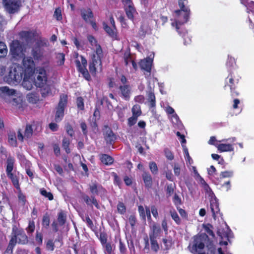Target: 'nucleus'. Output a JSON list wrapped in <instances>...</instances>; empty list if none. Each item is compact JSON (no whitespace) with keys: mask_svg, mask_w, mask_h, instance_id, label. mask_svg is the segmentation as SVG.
<instances>
[{"mask_svg":"<svg viewBox=\"0 0 254 254\" xmlns=\"http://www.w3.org/2000/svg\"><path fill=\"white\" fill-rule=\"evenodd\" d=\"M240 78L241 77L237 71L234 70L233 71H229L228 76L225 80L224 88H225L227 86L229 87L231 96L232 98L236 97L240 95V93L237 89Z\"/></svg>","mask_w":254,"mask_h":254,"instance_id":"nucleus-1","label":"nucleus"},{"mask_svg":"<svg viewBox=\"0 0 254 254\" xmlns=\"http://www.w3.org/2000/svg\"><path fill=\"white\" fill-rule=\"evenodd\" d=\"M207 235H196L193 237V241L188 246L189 251L193 254H200L202 253V251L205 247L206 239H208Z\"/></svg>","mask_w":254,"mask_h":254,"instance_id":"nucleus-2","label":"nucleus"},{"mask_svg":"<svg viewBox=\"0 0 254 254\" xmlns=\"http://www.w3.org/2000/svg\"><path fill=\"white\" fill-rule=\"evenodd\" d=\"M23 75V70L22 67L16 65L9 68L8 75L4 77L5 81L9 84H16L21 81Z\"/></svg>","mask_w":254,"mask_h":254,"instance_id":"nucleus-3","label":"nucleus"},{"mask_svg":"<svg viewBox=\"0 0 254 254\" xmlns=\"http://www.w3.org/2000/svg\"><path fill=\"white\" fill-rule=\"evenodd\" d=\"M187 3V0H179L178 4L181 9L175 11V14L178 15V19L176 23L177 29H178V23L184 24L188 21L190 10L188 7H185V5Z\"/></svg>","mask_w":254,"mask_h":254,"instance_id":"nucleus-4","label":"nucleus"},{"mask_svg":"<svg viewBox=\"0 0 254 254\" xmlns=\"http://www.w3.org/2000/svg\"><path fill=\"white\" fill-rule=\"evenodd\" d=\"M14 159L9 157L6 160V173L7 177L10 180L13 186L16 190H20L19 177L12 171L14 168Z\"/></svg>","mask_w":254,"mask_h":254,"instance_id":"nucleus-5","label":"nucleus"},{"mask_svg":"<svg viewBox=\"0 0 254 254\" xmlns=\"http://www.w3.org/2000/svg\"><path fill=\"white\" fill-rule=\"evenodd\" d=\"M68 101L67 95L64 94L60 95V100L55 108L56 113L55 121L56 123L60 122L64 116V110L67 106Z\"/></svg>","mask_w":254,"mask_h":254,"instance_id":"nucleus-6","label":"nucleus"},{"mask_svg":"<svg viewBox=\"0 0 254 254\" xmlns=\"http://www.w3.org/2000/svg\"><path fill=\"white\" fill-rule=\"evenodd\" d=\"M75 63L77 71L81 73L83 77L87 81L91 80V76L86 68L87 65V60L82 56H78L76 54V60Z\"/></svg>","mask_w":254,"mask_h":254,"instance_id":"nucleus-7","label":"nucleus"},{"mask_svg":"<svg viewBox=\"0 0 254 254\" xmlns=\"http://www.w3.org/2000/svg\"><path fill=\"white\" fill-rule=\"evenodd\" d=\"M10 240H13L15 245L17 243L20 245H26L28 243V236L22 229H18L16 226H13L12 230V236Z\"/></svg>","mask_w":254,"mask_h":254,"instance_id":"nucleus-8","label":"nucleus"},{"mask_svg":"<svg viewBox=\"0 0 254 254\" xmlns=\"http://www.w3.org/2000/svg\"><path fill=\"white\" fill-rule=\"evenodd\" d=\"M34 83L37 87L42 88L46 85L47 76L46 70L43 68L37 69L35 73Z\"/></svg>","mask_w":254,"mask_h":254,"instance_id":"nucleus-9","label":"nucleus"},{"mask_svg":"<svg viewBox=\"0 0 254 254\" xmlns=\"http://www.w3.org/2000/svg\"><path fill=\"white\" fill-rule=\"evenodd\" d=\"M22 69L23 75L32 76L35 71V64L31 57H24L22 60Z\"/></svg>","mask_w":254,"mask_h":254,"instance_id":"nucleus-10","label":"nucleus"},{"mask_svg":"<svg viewBox=\"0 0 254 254\" xmlns=\"http://www.w3.org/2000/svg\"><path fill=\"white\" fill-rule=\"evenodd\" d=\"M3 3L6 10L9 13L17 12L21 5L20 0H3Z\"/></svg>","mask_w":254,"mask_h":254,"instance_id":"nucleus-11","label":"nucleus"},{"mask_svg":"<svg viewBox=\"0 0 254 254\" xmlns=\"http://www.w3.org/2000/svg\"><path fill=\"white\" fill-rule=\"evenodd\" d=\"M103 135L107 144L113 145L117 138V135L107 125L104 126Z\"/></svg>","mask_w":254,"mask_h":254,"instance_id":"nucleus-12","label":"nucleus"},{"mask_svg":"<svg viewBox=\"0 0 254 254\" xmlns=\"http://www.w3.org/2000/svg\"><path fill=\"white\" fill-rule=\"evenodd\" d=\"M98 238L103 248L105 249L106 254H112L113 245L110 242L107 243L108 235L105 232H101Z\"/></svg>","mask_w":254,"mask_h":254,"instance_id":"nucleus-13","label":"nucleus"},{"mask_svg":"<svg viewBox=\"0 0 254 254\" xmlns=\"http://www.w3.org/2000/svg\"><path fill=\"white\" fill-rule=\"evenodd\" d=\"M153 60L150 58H147L141 60L139 63V65L141 69L144 71L145 75L150 76Z\"/></svg>","mask_w":254,"mask_h":254,"instance_id":"nucleus-14","label":"nucleus"},{"mask_svg":"<svg viewBox=\"0 0 254 254\" xmlns=\"http://www.w3.org/2000/svg\"><path fill=\"white\" fill-rule=\"evenodd\" d=\"M35 31H22L19 33V35L22 39V42H25L26 45L33 42L36 35Z\"/></svg>","mask_w":254,"mask_h":254,"instance_id":"nucleus-15","label":"nucleus"},{"mask_svg":"<svg viewBox=\"0 0 254 254\" xmlns=\"http://www.w3.org/2000/svg\"><path fill=\"white\" fill-rule=\"evenodd\" d=\"M103 49H96L95 54H93L92 57V61L90 63L94 64L98 67H102L101 58L103 56Z\"/></svg>","mask_w":254,"mask_h":254,"instance_id":"nucleus-16","label":"nucleus"},{"mask_svg":"<svg viewBox=\"0 0 254 254\" xmlns=\"http://www.w3.org/2000/svg\"><path fill=\"white\" fill-rule=\"evenodd\" d=\"M121 96L126 100L128 101L130 99L131 87L129 85H122L119 87Z\"/></svg>","mask_w":254,"mask_h":254,"instance_id":"nucleus-17","label":"nucleus"},{"mask_svg":"<svg viewBox=\"0 0 254 254\" xmlns=\"http://www.w3.org/2000/svg\"><path fill=\"white\" fill-rule=\"evenodd\" d=\"M89 189L92 194L98 195L100 193L104 194L106 193V190L101 185H98L96 183H92L89 185Z\"/></svg>","mask_w":254,"mask_h":254,"instance_id":"nucleus-18","label":"nucleus"},{"mask_svg":"<svg viewBox=\"0 0 254 254\" xmlns=\"http://www.w3.org/2000/svg\"><path fill=\"white\" fill-rule=\"evenodd\" d=\"M150 228L149 238H157L161 232L159 225L153 222L152 225L150 226Z\"/></svg>","mask_w":254,"mask_h":254,"instance_id":"nucleus-19","label":"nucleus"},{"mask_svg":"<svg viewBox=\"0 0 254 254\" xmlns=\"http://www.w3.org/2000/svg\"><path fill=\"white\" fill-rule=\"evenodd\" d=\"M233 175V172L232 171L221 172L219 175H216V176H215V182L217 185L220 184L222 179L227 178H231Z\"/></svg>","mask_w":254,"mask_h":254,"instance_id":"nucleus-20","label":"nucleus"},{"mask_svg":"<svg viewBox=\"0 0 254 254\" xmlns=\"http://www.w3.org/2000/svg\"><path fill=\"white\" fill-rule=\"evenodd\" d=\"M6 102L16 109H20L22 107V100L20 97H17L16 98L9 97V98L6 100Z\"/></svg>","mask_w":254,"mask_h":254,"instance_id":"nucleus-21","label":"nucleus"},{"mask_svg":"<svg viewBox=\"0 0 254 254\" xmlns=\"http://www.w3.org/2000/svg\"><path fill=\"white\" fill-rule=\"evenodd\" d=\"M144 185L146 188L149 189L152 186V178L149 172L144 171L142 175Z\"/></svg>","mask_w":254,"mask_h":254,"instance_id":"nucleus-22","label":"nucleus"},{"mask_svg":"<svg viewBox=\"0 0 254 254\" xmlns=\"http://www.w3.org/2000/svg\"><path fill=\"white\" fill-rule=\"evenodd\" d=\"M210 206L212 216L214 219H216V215L220 211L219 203L215 199H211L210 201Z\"/></svg>","mask_w":254,"mask_h":254,"instance_id":"nucleus-23","label":"nucleus"},{"mask_svg":"<svg viewBox=\"0 0 254 254\" xmlns=\"http://www.w3.org/2000/svg\"><path fill=\"white\" fill-rule=\"evenodd\" d=\"M125 11L127 17L133 21L134 15L136 13V10L133 4L125 6Z\"/></svg>","mask_w":254,"mask_h":254,"instance_id":"nucleus-24","label":"nucleus"},{"mask_svg":"<svg viewBox=\"0 0 254 254\" xmlns=\"http://www.w3.org/2000/svg\"><path fill=\"white\" fill-rule=\"evenodd\" d=\"M26 49H10V53L13 58L16 60H19V58H22L24 55L23 52H25Z\"/></svg>","mask_w":254,"mask_h":254,"instance_id":"nucleus-25","label":"nucleus"},{"mask_svg":"<svg viewBox=\"0 0 254 254\" xmlns=\"http://www.w3.org/2000/svg\"><path fill=\"white\" fill-rule=\"evenodd\" d=\"M147 102L150 108L156 106V98L154 92L150 90L147 93Z\"/></svg>","mask_w":254,"mask_h":254,"instance_id":"nucleus-26","label":"nucleus"},{"mask_svg":"<svg viewBox=\"0 0 254 254\" xmlns=\"http://www.w3.org/2000/svg\"><path fill=\"white\" fill-rule=\"evenodd\" d=\"M218 151L220 152L233 151L234 148L231 144L220 143L216 145Z\"/></svg>","mask_w":254,"mask_h":254,"instance_id":"nucleus-27","label":"nucleus"},{"mask_svg":"<svg viewBox=\"0 0 254 254\" xmlns=\"http://www.w3.org/2000/svg\"><path fill=\"white\" fill-rule=\"evenodd\" d=\"M81 15L83 19L87 23H89V20H92L91 19L93 17V13L90 8H88L87 10H81Z\"/></svg>","mask_w":254,"mask_h":254,"instance_id":"nucleus-28","label":"nucleus"},{"mask_svg":"<svg viewBox=\"0 0 254 254\" xmlns=\"http://www.w3.org/2000/svg\"><path fill=\"white\" fill-rule=\"evenodd\" d=\"M50 224V217L49 214L47 212L44 214L42 219V230H47L49 228Z\"/></svg>","mask_w":254,"mask_h":254,"instance_id":"nucleus-29","label":"nucleus"},{"mask_svg":"<svg viewBox=\"0 0 254 254\" xmlns=\"http://www.w3.org/2000/svg\"><path fill=\"white\" fill-rule=\"evenodd\" d=\"M23 76H24L22 83L23 87L27 90L32 89L33 85L31 81H30V79L31 80H32V76H28L25 75H23Z\"/></svg>","mask_w":254,"mask_h":254,"instance_id":"nucleus-30","label":"nucleus"},{"mask_svg":"<svg viewBox=\"0 0 254 254\" xmlns=\"http://www.w3.org/2000/svg\"><path fill=\"white\" fill-rule=\"evenodd\" d=\"M103 25L104 30L110 36L113 38H116L117 37L116 28H113V27H110L105 22L103 23Z\"/></svg>","mask_w":254,"mask_h":254,"instance_id":"nucleus-31","label":"nucleus"},{"mask_svg":"<svg viewBox=\"0 0 254 254\" xmlns=\"http://www.w3.org/2000/svg\"><path fill=\"white\" fill-rule=\"evenodd\" d=\"M100 159L102 163L106 165H111L114 162V158L112 156L106 154H101Z\"/></svg>","mask_w":254,"mask_h":254,"instance_id":"nucleus-32","label":"nucleus"},{"mask_svg":"<svg viewBox=\"0 0 254 254\" xmlns=\"http://www.w3.org/2000/svg\"><path fill=\"white\" fill-rule=\"evenodd\" d=\"M206 252L200 254H215L216 248L212 241H208L206 243Z\"/></svg>","mask_w":254,"mask_h":254,"instance_id":"nucleus-33","label":"nucleus"},{"mask_svg":"<svg viewBox=\"0 0 254 254\" xmlns=\"http://www.w3.org/2000/svg\"><path fill=\"white\" fill-rule=\"evenodd\" d=\"M66 221V215L63 210H61L58 214L57 222L60 226H64Z\"/></svg>","mask_w":254,"mask_h":254,"instance_id":"nucleus-34","label":"nucleus"},{"mask_svg":"<svg viewBox=\"0 0 254 254\" xmlns=\"http://www.w3.org/2000/svg\"><path fill=\"white\" fill-rule=\"evenodd\" d=\"M8 141L12 146L16 147L17 145L16 133L14 131H10L8 133Z\"/></svg>","mask_w":254,"mask_h":254,"instance_id":"nucleus-35","label":"nucleus"},{"mask_svg":"<svg viewBox=\"0 0 254 254\" xmlns=\"http://www.w3.org/2000/svg\"><path fill=\"white\" fill-rule=\"evenodd\" d=\"M83 221L86 222L87 226L92 231L94 232L95 235L96 237H98V233L97 231L96 230V228L94 227L93 223L91 219L90 218L88 215H87L85 216V219H83Z\"/></svg>","mask_w":254,"mask_h":254,"instance_id":"nucleus-36","label":"nucleus"},{"mask_svg":"<svg viewBox=\"0 0 254 254\" xmlns=\"http://www.w3.org/2000/svg\"><path fill=\"white\" fill-rule=\"evenodd\" d=\"M43 234L42 232L37 230L35 233V241L38 246H41L43 244Z\"/></svg>","mask_w":254,"mask_h":254,"instance_id":"nucleus-37","label":"nucleus"},{"mask_svg":"<svg viewBox=\"0 0 254 254\" xmlns=\"http://www.w3.org/2000/svg\"><path fill=\"white\" fill-rule=\"evenodd\" d=\"M70 140L68 138L64 137L62 141V147L67 154H69L71 150L69 148Z\"/></svg>","mask_w":254,"mask_h":254,"instance_id":"nucleus-38","label":"nucleus"},{"mask_svg":"<svg viewBox=\"0 0 254 254\" xmlns=\"http://www.w3.org/2000/svg\"><path fill=\"white\" fill-rule=\"evenodd\" d=\"M151 250L155 253H157L159 250V246L157 241V238H149Z\"/></svg>","mask_w":254,"mask_h":254,"instance_id":"nucleus-39","label":"nucleus"},{"mask_svg":"<svg viewBox=\"0 0 254 254\" xmlns=\"http://www.w3.org/2000/svg\"><path fill=\"white\" fill-rule=\"evenodd\" d=\"M131 113L132 115L140 117L142 114L140 106L138 104L134 105L131 108Z\"/></svg>","mask_w":254,"mask_h":254,"instance_id":"nucleus-40","label":"nucleus"},{"mask_svg":"<svg viewBox=\"0 0 254 254\" xmlns=\"http://www.w3.org/2000/svg\"><path fill=\"white\" fill-rule=\"evenodd\" d=\"M13 240H10L6 250L2 254H13V249L15 246Z\"/></svg>","mask_w":254,"mask_h":254,"instance_id":"nucleus-41","label":"nucleus"},{"mask_svg":"<svg viewBox=\"0 0 254 254\" xmlns=\"http://www.w3.org/2000/svg\"><path fill=\"white\" fill-rule=\"evenodd\" d=\"M169 212L172 218L174 220L175 223L177 225L181 224V220L176 210L174 209L170 210Z\"/></svg>","mask_w":254,"mask_h":254,"instance_id":"nucleus-42","label":"nucleus"},{"mask_svg":"<svg viewBox=\"0 0 254 254\" xmlns=\"http://www.w3.org/2000/svg\"><path fill=\"white\" fill-rule=\"evenodd\" d=\"M40 193L42 196L47 198L49 200H52L54 199L52 193L50 191H47L44 188L40 189Z\"/></svg>","mask_w":254,"mask_h":254,"instance_id":"nucleus-43","label":"nucleus"},{"mask_svg":"<svg viewBox=\"0 0 254 254\" xmlns=\"http://www.w3.org/2000/svg\"><path fill=\"white\" fill-rule=\"evenodd\" d=\"M32 54L35 60H41L43 55L41 49H32Z\"/></svg>","mask_w":254,"mask_h":254,"instance_id":"nucleus-44","label":"nucleus"},{"mask_svg":"<svg viewBox=\"0 0 254 254\" xmlns=\"http://www.w3.org/2000/svg\"><path fill=\"white\" fill-rule=\"evenodd\" d=\"M35 229V223L34 220H29L28 221V226L26 228L25 230L27 233L29 234H32Z\"/></svg>","mask_w":254,"mask_h":254,"instance_id":"nucleus-45","label":"nucleus"},{"mask_svg":"<svg viewBox=\"0 0 254 254\" xmlns=\"http://www.w3.org/2000/svg\"><path fill=\"white\" fill-rule=\"evenodd\" d=\"M124 59L126 65L133 60L130 54V49H127L124 53Z\"/></svg>","mask_w":254,"mask_h":254,"instance_id":"nucleus-46","label":"nucleus"},{"mask_svg":"<svg viewBox=\"0 0 254 254\" xmlns=\"http://www.w3.org/2000/svg\"><path fill=\"white\" fill-rule=\"evenodd\" d=\"M0 89L3 93H4L8 96V98L9 97H12V96L15 95L16 93L15 90L9 89L8 87L6 86L1 87Z\"/></svg>","mask_w":254,"mask_h":254,"instance_id":"nucleus-47","label":"nucleus"},{"mask_svg":"<svg viewBox=\"0 0 254 254\" xmlns=\"http://www.w3.org/2000/svg\"><path fill=\"white\" fill-rule=\"evenodd\" d=\"M18 190V198L19 203L21 204V205L24 206L25 205L26 202V196L22 192L21 188H20V190Z\"/></svg>","mask_w":254,"mask_h":254,"instance_id":"nucleus-48","label":"nucleus"},{"mask_svg":"<svg viewBox=\"0 0 254 254\" xmlns=\"http://www.w3.org/2000/svg\"><path fill=\"white\" fill-rule=\"evenodd\" d=\"M55 248V243L52 239H49L46 242V249L48 251L53 252Z\"/></svg>","mask_w":254,"mask_h":254,"instance_id":"nucleus-49","label":"nucleus"},{"mask_svg":"<svg viewBox=\"0 0 254 254\" xmlns=\"http://www.w3.org/2000/svg\"><path fill=\"white\" fill-rule=\"evenodd\" d=\"M117 210L119 213L124 215L126 213L127 208L125 204L123 202H119L117 204Z\"/></svg>","mask_w":254,"mask_h":254,"instance_id":"nucleus-50","label":"nucleus"},{"mask_svg":"<svg viewBox=\"0 0 254 254\" xmlns=\"http://www.w3.org/2000/svg\"><path fill=\"white\" fill-rule=\"evenodd\" d=\"M149 167L152 174L157 175L158 174V168L157 164L155 162L152 161L149 162Z\"/></svg>","mask_w":254,"mask_h":254,"instance_id":"nucleus-51","label":"nucleus"},{"mask_svg":"<svg viewBox=\"0 0 254 254\" xmlns=\"http://www.w3.org/2000/svg\"><path fill=\"white\" fill-rule=\"evenodd\" d=\"M33 131L32 126L27 125L24 131V136L27 138L31 137L32 135Z\"/></svg>","mask_w":254,"mask_h":254,"instance_id":"nucleus-52","label":"nucleus"},{"mask_svg":"<svg viewBox=\"0 0 254 254\" xmlns=\"http://www.w3.org/2000/svg\"><path fill=\"white\" fill-rule=\"evenodd\" d=\"M175 188V184H170L167 185L166 191L167 197H170L173 194Z\"/></svg>","mask_w":254,"mask_h":254,"instance_id":"nucleus-53","label":"nucleus"},{"mask_svg":"<svg viewBox=\"0 0 254 254\" xmlns=\"http://www.w3.org/2000/svg\"><path fill=\"white\" fill-rule=\"evenodd\" d=\"M181 164L179 163H175L173 166V171L176 176L179 177L181 172Z\"/></svg>","mask_w":254,"mask_h":254,"instance_id":"nucleus-54","label":"nucleus"},{"mask_svg":"<svg viewBox=\"0 0 254 254\" xmlns=\"http://www.w3.org/2000/svg\"><path fill=\"white\" fill-rule=\"evenodd\" d=\"M65 55L63 53H59L57 55V59H58L57 63L59 65H62L64 64L65 61Z\"/></svg>","mask_w":254,"mask_h":254,"instance_id":"nucleus-55","label":"nucleus"},{"mask_svg":"<svg viewBox=\"0 0 254 254\" xmlns=\"http://www.w3.org/2000/svg\"><path fill=\"white\" fill-rule=\"evenodd\" d=\"M76 105L78 109L83 111L84 110V104L82 97H78L76 99Z\"/></svg>","mask_w":254,"mask_h":254,"instance_id":"nucleus-56","label":"nucleus"},{"mask_svg":"<svg viewBox=\"0 0 254 254\" xmlns=\"http://www.w3.org/2000/svg\"><path fill=\"white\" fill-rule=\"evenodd\" d=\"M236 65V62L234 58L232 57H228L227 62L226 66L230 68V71L231 70V68L233 67Z\"/></svg>","mask_w":254,"mask_h":254,"instance_id":"nucleus-57","label":"nucleus"},{"mask_svg":"<svg viewBox=\"0 0 254 254\" xmlns=\"http://www.w3.org/2000/svg\"><path fill=\"white\" fill-rule=\"evenodd\" d=\"M138 117L132 115L127 119V125L131 127L134 125L137 121Z\"/></svg>","mask_w":254,"mask_h":254,"instance_id":"nucleus-58","label":"nucleus"},{"mask_svg":"<svg viewBox=\"0 0 254 254\" xmlns=\"http://www.w3.org/2000/svg\"><path fill=\"white\" fill-rule=\"evenodd\" d=\"M173 201L177 207L182 204L181 198L177 193L174 194L173 198Z\"/></svg>","mask_w":254,"mask_h":254,"instance_id":"nucleus-59","label":"nucleus"},{"mask_svg":"<svg viewBox=\"0 0 254 254\" xmlns=\"http://www.w3.org/2000/svg\"><path fill=\"white\" fill-rule=\"evenodd\" d=\"M128 221L131 227L133 229L137 222V219L134 214L130 215L128 218Z\"/></svg>","mask_w":254,"mask_h":254,"instance_id":"nucleus-60","label":"nucleus"},{"mask_svg":"<svg viewBox=\"0 0 254 254\" xmlns=\"http://www.w3.org/2000/svg\"><path fill=\"white\" fill-rule=\"evenodd\" d=\"M138 211L139 214L140 216L142 218V219L145 220L146 219V214H145V210H144V207L142 205H139L138 207Z\"/></svg>","mask_w":254,"mask_h":254,"instance_id":"nucleus-61","label":"nucleus"},{"mask_svg":"<svg viewBox=\"0 0 254 254\" xmlns=\"http://www.w3.org/2000/svg\"><path fill=\"white\" fill-rule=\"evenodd\" d=\"M65 129L66 133L71 137H72L74 134V130L72 127L69 124H67L65 126Z\"/></svg>","mask_w":254,"mask_h":254,"instance_id":"nucleus-62","label":"nucleus"},{"mask_svg":"<svg viewBox=\"0 0 254 254\" xmlns=\"http://www.w3.org/2000/svg\"><path fill=\"white\" fill-rule=\"evenodd\" d=\"M208 174L209 175L213 176L215 178V176H216V175H218L216 172V169L215 167L213 165L210 166V168L207 169Z\"/></svg>","mask_w":254,"mask_h":254,"instance_id":"nucleus-63","label":"nucleus"},{"mask_svg":"<svg viewBox=\"0 0 254 254\" xmlns=\"http://www.w3.org/2000/svg\"><path fill=\"white\" fill-rule=\"evenodd\" d=\"M164 152L165 156L167 158V159L171 161L174 159V156L173 153L169 149H165Z\"/></svg>","mask_w":254,"mask_h":254,"instance_id":"nucleus-64","label":"nucleus"}]
</instances>
